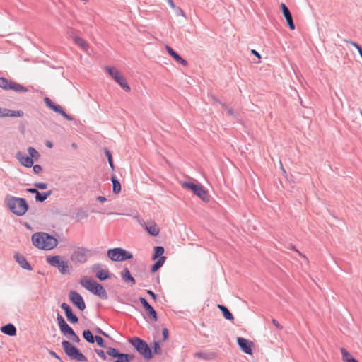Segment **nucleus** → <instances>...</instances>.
Segmentation results:
<instances>
[{
    "label": "nucleus",
    "instance_id": "obj_5",
    "mask_svg": "<svg viewBox=\"0 0 362 362\" xmlns=\"http://www.w3.org/2000/svg\"><path fill=\"white\" fill-rule=\"evenodd\" d=\"M182 186L189 190H191L193 194L199 198L204 202H209L210 200V197L208 191L199 183H195L192 182H184L182 183Z\"/></svg>",
    "mask_w": 362,
    "mask_h": 362
},
{
    "label": "nucleus",
    "instance_id": "obj_41",
    "mask_svg": "<svg viewBox=\"0 0 362 362\" xmlns=\"http://www.w3.org/2000/svg\"><path fill=\"white\" fill-rule=\"evenodd\" d=\"M152 349H153L154 353H158L160 350L159 343L157 341H155L151 345Z\"/></svg>",
    "mask_w": 362,
    "mask_h": 362
},
{
    "label": "nucleus",
    "instance_id": "obj_37",
    "mask_svg": "<svg viewBox=\"0 0 362 362\" xmlns=\"http://www.w3.org/2000/svg\"><path fill=\"white\" fill-rule=\"evenodd\" d=\"M57 324L59 327V329H62L63 327H64L67 325L65 320L63 318V317L60 314H57Z\"/></svg>",
    "mask_w": 362,
    "mask_h": 362
},
{
    "label": "nucleus",
    "instance_id": "obj_4",
    "mask_svg": "<svg viewBox=\"0 0 362 362\" xmlns=\"http://www.w3.org/2000/svg\"><path fill=\"white\" fill-rule=\"evenodd\" d=\"M80 284L84 288L93 294L103 299H106L107 298L105 289L96 281L85 276L80 280Z\"/></svg>",
    "mask_w": 362,
    "mask_h": 362
},
{
    "label": "nucleus",
    "instance_id": "obj_50",
    "mask_svg": "<svg viewBox=\"0 0 362 362\" xmlns=\"http://www.w3.org/2000/svg\"><path fill=\"white\" fill-rule=\"evenodd\" d=\"M147 292L153 299H156V295L152 291L148 290Z\"/></svg>",
    "mask_w": 362,
    "mask_h": 362
},
{
    "label": "nucleus",
    "instance_id": "obj_13",
    "mask_svg": "<svg viewBox=\"0 0 362 362\" xmlns=\"http://www.w3.org/2000/svg\"><path fill=\"white\" fill-rule=\"evenodd\" d=\"M69 296L70 301L80 310L83 311L85 310L86 304L81 294L75 291H71Z\"/></svg>",
    "mask_w": 362,
    "mask_h": 362
},
{
    "label": "nucleus",
    "instance_id": "obj_40",
    "mask_svg": "<svg viewBox=\"0 0 362 362\" xmlns=\"http://www.w3.org/2000/svg\"><path fill=\"white\" fill-rule=\"evenodd\" d=\"M95 340L100 346L106 347V345L105 344L103 339L100 337L95 336Z\"/></svg>",
    "mask_w": 362,
    "mask_h": 362
},
{
    "label": "nucleus",
    "instance_id": "obj_18",
    "mask_svg": "<svg viewBox=\"0 0 362 362\" xmlns=\"http://www.w3.org/2000/svg\"><path fill=\"white\" fill-rule=\"evenodd\" d=\"M146 231L152 236H158L160 233L158 226L153 221L148 222L144 226Z\"/></svg>",
    "mask_w": 362,
    "mask_h": 362
},
{
    "label": "nucleus",
    "instance_id": "obj_28",
    "mask_svg": "<svg viewBox=\"0 0 362 362\" xmlns=\"http://www.w3.org/2000/svg\"><path fill=\"white\" fill-rule=\"evenodd\" d=\"M13 81L8 80L4 77H0V88L8 90H11Z\"/></svg>",
    "mask_w": 362,
    "mask_h": 362
},
{
    "label": "nucleus",
    "instance_id": "obj_7",
    "mask_svg": "<svg viewBox=\"0 0 362 362\" xmlns=\"http://www.w3.org/2000/svg\"><path fill=\"white\" fill-rule=\"evenodd\" d=\"M111 78L126 92L130 91V87L124 74L117 69L110 66L105 68Z\"/></svg>",
    "mask_w": 362,
    "mask_h": 362
},
{
    "label": "nucleus",
    "instance_id": "obj_30",
    "mask_svg": "<svg viewBox=\"0 0 362 362\" xmlns=\"http://www.w3.org/2000/svg\"><path fill=\"white\" fill-rule=\"evenodd\" d=\"M164 248L161 246H157L154 247V252L153 255V260L160 259V257H165L163 256Z\"/></svg>",
    "mask_w": 362,
    "mask_h": 362
},
{
    "label": "nucleus",
    "instance_id": "obj_9",
    "mask_svg": "<svg viewBox=\"0 0 362 362\" xmlns=\"http://www.w3.org/2000/svg\"><path fill=\"white\" fill-rule=\"evenodd\" d=\"M129 342L145 358L149 359L152 358L153 353L144 341L136 337L130 339Z\"/></svg>",
    "mask_w": 362,
    "mask_h": 362
},
{
    "label": "nucleus",
    "instance_id": "obj_12",
    "mask_svg": "<svg viewBox=\"0 0 362 362\" xmlns=\"http://www.w3.org/2000/svg\"><path fill=\"white\" fill-rule=\"evenodd\" d=\"M107 354L110 356L115 358V362H130L134 358L133 355L121 354L114 348L110 349Z\"/></svg>",
    "mask_w": 362,
    "mask_h": 362
},
{
    "label": "nucleus",
    "instance_id": "obj_32",
    "mask_svg": "<svg viewBox=\"0 0 362 362\" xmlns=\"http://www.w3.org/2000/svg\"><path fill=\"white\" fill-rule=\"evenodd\" d=\"M6 117H22L24 113L21 110H6Z\"/></svg>",
    "mask_w": 362,
    "mask_h": 362
},
{
    "label": "nucleus",
    "instance_id": "obj_34",
    "mask_svg": "<svg viewBox=\"0 0 362 362\" xmlns=\"http://www.w3.org/2000/svg\"><path fill=\"white\" fill-rule=\"evenodd\" d=\"M165 261V257H160V259H158L156 263L153 265L151 268V272H156L159 268L162 267V265L164 264Z\"/></svg>",
    "mask_w": 362,
    "mask_h": 362
},
{
    "label": "nucleus",
    "instance_id": "obj_42",
    "mask_svg": "<svg viewBox=\"0 0 362 362\" xmlns=\"http://www.w3.org/2000/svg\"><path fill=\"white\" fill-rule=\"evenodd\" d=\"M35 185L37 188H39L41 189H45L47 187V185L44 182L35 183Z\"/></svg>",
    "mask_w": 362,
    "mask_h": 362
},
{
    "label": "nucleus",
    "instance_id": "obj_36",
    "mask_svg": "<svg viewBox=\"0 0 362 362\" xmlns=\"http://www.w3.org/2000/svg\"><path fill=\"white\" fill-rule=\"evenodd\" d=\"M60 331L64 336L69 337L74 332L72 328L68 324L63 327L62 329H60Z\"/></svg>",
    "mask_w": 362,
    "mask_h": 362
},
{
    "label": "nucleus",
    "instance_id": "obj_54",
    "mask_svg": "<svg viewBox=\"0 0 362 362\" xmlns=\"http://www.w3.org/2000/svg\"><path fill=\"white\" fill-rule=\"evenodd\" d=\"M98 332L104 334L102 331L98 330Z\"/></svg>",
    "mask_w": 362,
    "mask_h": 362
},
{
    "label": "nucleus",
    "instance_id": "obj_10",
    "mask_svg": "<svg viewBox=\"0 0 362 362\" xmlns=\"http://www.w3.org/2000/svg\"><path fill=\"white\" fill-rule=\"evenodd\" d=\"M62 347L70 358L76 359L78 361H85L86 358L85 356L74 346L67 341H64L62 343Z\"/></svg>",
    "mask_w": 362,
    "mask_h": 362
},
{
    "label": "nucleus",
    "instance_id": "obj_46",
    "mask_svg": "<svg viewBox=\"0 0 362 362\" xmlns=\"http://www.w3.org/2000/svg\"><path fill=\"white\" fill-rule=\"evenodd\" d=\"M251 53L255 56L256 57H257L259 59V62H260V59H261V55L260 54L256 51L255 49H252L251 51Z\"/></svg>",
    "mask_w": 362,
    "mask_h": 362
},
{
    "label": "nucleus",
    "instance_id": "obj_27",
    "mask_svg": "<svg viewBox=\"0 0 362 362\" xmlns=\"http://www.w3.org/2000/svg\"><path fill=\"white\" fill-rule=\"evenodd\" d=\"M168 5L170 6V8L173 9V13L176 16H183V11L179 7L177 6L174 1L173 0H164Z\"/></svg>",
    "mask_w": 362,
    "mask_h": 362
},
{
    "label": "nucleus",
    "instance_id": "obj_52",
    "mask_svg": "<svg viewBox=\"0 0 362 362\" xmlns=\"http://www.w3.org/2000/svg\"><path fill=\"white\" fill-rule=\"evenodd\" d=\"M47 146H49V147H52V144H47Z\"/></svg>",
    "mask_w": 362,
    "mask_h": 362
},
{
    "label": "nucleus",
    "instance_id": "obj_33",
    "mask_svg": "<svg viewBox=\"0 0 362 362\" xmlns=\"http://www.w3.org/2000/svg\"><path fill=\"white\" fill-rule=\"evenodd\" d=\"M112 191L115 194H118L121 191V185L119 182L116 180L115 178H112Z\"/></svg>",
    "mask_w": 362,
    "mask_h": 362
},
{
    "label": "nucleus",
    "instance_id": "obj_38",
    "mask_svg": "<svg viewBox=\"0 0 362 362\" xmlns=\"http://www.w3.org/2000/svg\"><path fill=\"white\" fill-rule=\"evenodd\" d=\"M31 168H33V171L35 174L39 175V174L42 173V166L40 165H38V164L34 165V164H33V166Z\"/></svg>",
    "mask_w": 362,
    "mask_h": 362
},
{
    "label": "nucleus",
    "instance_id": "obj_49",
    "mask_svg": "<svg viewBox=\"0 0 362 362\" xmlns=\"http://www.w3.org/2000/svg\"><path fill=\"white\" fill-rule=\"evenodd\" d=\"M97 199L102 203L105 202L107 201L105 197L101 196L98 197Z\"/></svg>",
    "mask_w": 362,
    "mask_h": 362
},
{
    "label": "nucleus",
    "instance_id": "obj_43",
    "mask_svg": "<svg viewBox=\"0 0 362 362\" xmlns=\"http://www.w3.org/2000/svg\"><path fill=\"white\" fill-rule=\"evenodd\" d=\"M70 339L75 341V342H79L80 339L79 337L74 332L71 336H69Z\"/></svg>",
    "mask_w": 362,
    "mask_h": 362
},
{
    "label": "nucleus",
    "instance_id": "obj_26",
    "mask_svg": "<svg viewBox=\"0 0 362 362\" xmlns=\"http://www.w3.org/2000/svg\"><path fill=\"white\" fill-rule=\"evenodd\" d=\"M122 278L125 282L130 284L132 286L135 284V280L127 268H125L122 272Z\"/></svg>",
    "mask_w": 362,
    "mask_h": 362
},
{
    "label": "nucleus",
    "instance_id": "obj_51",
    "mask_svg": "<svg viewBox=\"0 0 362 362\" xmlns=\"http://www.w3.org/2000/svg\"><path fill=\"white\" fill-rule=\"evenodd\" d=\"M289 28L291 30H295L296 29V24H288Z\"/></svg>",
    "mask_w": 362,
    "mask_h": 362
},
{
    "label": "nucleus",
    "instance_id": "obj_47",
    "mask_svg": "<svg viewBox=\"0 0 362 362\" xmlns=\"http://www.w3.org/2000/svg\"><path fill=\"white\" fill-rule=\"evenodd\" d=\"M6 110L7 109H4V108H1L0 107V117L1 118H4L6 117Z\"/></svg>",
    "mask_w": 362,
    "mask_h": 362
},
{
    "label": "nucleus",
    "instance_id": "obj_14",
    "mask_svg": "<svg viewBox=\"0 0 362 362\" xmlns=\"http://www.w3.org/2000/svg\"><path fill=\"white\" fill-rule=\"evenodd\" d=\"M44 101L47 107H49L50 109H52L55 112L59 113L62 117H64L65 119H66L69 121H71L73 119L71 117L68 115L62 109V107L60 105H54L52 101L48 98H45Z\"/></svg>",
    "mask_w": 362,
    "mask_h": 362
},
{
    "label": "nucleus",
    "instance_id": "obj_23",
    "mask_svg": "<svg viewBox=\"0 0 362 362\" xmlns=\"http://www.w3.org/2000/svg\"><path fill=\"white\" fill-rule=\"evenodd\" d=\"M280 6L282 14L286 19V23H294L292 14L286 5L284 3H281Z\"/></svg>",
    "mask_w": 362,
    "mask_h": 362
},
{
    "label": "nucleus",
    "instance_id": "obj_1",
    "mask_svg": "<svg viewBox=\"0 0 362 362\" xmlns=\"http://www.w3.org/2000/svg\"><path fill=\"white\" fill-rule=\"evenodd\" d=\"M31 241L34 247L45 251L52 250L58 245L57 238L45 232L33 233L31 236Z\"/></svg>",
    "mask_w": 362,
    "mask_h": 362
},
{
    "label": "nucleus",
    "instance_id": "obj_24",
    "mask_svg": "<svg viewBox=\"0 0 362 362\" xmlns=\"http://www.w3.org/2000/svg\"><path fill=\"white\" fill-rule=\"evenodd\" d=\"M27 191L30 193L35 194L36 200L41 202L46 200L47 197L49 195V193H45V192L40 193L37 191V189H36L35 188L28 189Z\"/></svg>",
    "mask_w": 362,
    "mask_h": 362
},
{
    "label": "nucleus",
    "instance_id": "obj_29",
    "mask_svg": "<svg viewBox=\"0 0 362 362\" xmlns=\"http://www.w3.org/2000/svg\"><path fill=\"white\" fill-rule=\"evenodd\" d=\"M218 308L222 312L223 317L228 320H233V316L229 310L224 305H218Z\"/></svg>",
    "mask_w": 362,
    "mask_h": 362
},
{
    "label": "nucleus",
    "instance_id": "obj_15",
    "mask_svg": "<svg viewBox=\"0 0 362 362\" xmlns=\"http://www.w3.org/2000/svg\"><path fill=\"white\" fill-rule=\"evenodd\" d=\"M139 300L143 305V306L145 308V309L148 311L149 315L151 316V319L153 322L158 321V315L154 308L147 302V300L143 298L140 297Z\"/></svg>",
    "mask_w": 362,
    "mask_h": 362
},
{
    "label": "nucleus",
    "instance_id": "obj_35",
    "mask_svg": "<svg viewBox=\"0 0 362 362\" xmlns=\"http://www.w3.org/2000/svg\"><path fill=\"white\" fill-rule=\"evenodd\" d=\"M83 336L84 339L88 342V343H94L95 338L93 337L92 333L89 330H85L83 332Z\"/></svg>",
    "mask_w": 362,
    "mask_h": 362
},
{
    "label": "nucleus",
    "instance_id": "obj_17",
    "mask_svg": "<svg viewBox=\"0 0 362 362\" xmlns=\"http://www.w3.org/2000/svg\"><path fill=\"white\" fill-rule=\"evenodd\" d=\"M165 49L168 53L174 59V60L178 64H181L183 66H187V62L184 59L180 54H178L176 52H175L170 46L166 45Z\"/></svg>",
    "mask_w": 362,
    "mask_h": 362
},
{
    "label": "nucleus",
    "instance_id": "obj_2",
    "mask_svg": "<svg viewBox=\"0 0 362 362\" xmlns=\"http://www.w3.org/2000/svg\"><path fill=\"white\" fill-rule=\"evenodd\" d=\"M27 151L28 154L22 151H18L16 153V158L22 166L30 168L35 162L39 160L40 154L35 148L31 146L27 148Z\"/></svg>",
    "mask_w": 362,
    "mask_h": 362
},
{
    "label": "nucleus",
    "instance_id": "obj_44",
    "mask_svg": "<svg viewBox=\"0 0 362 362\" xmlns=\"http://www.w3.org/2000/svg\"><path fill=\"white\" fill-rule=\"evenodd\" d=\"M162 334H163V341H165L168 337V331L167 328H163L162 329Z\"/></svg>",
    "mask_w": 362,
    "mask_h": 362
},
{
    "label": "nucleus",
    "instance_id": "obj_45",
    "mask_svg": "<svg viewBox=\"0 0 362 362\" xmlns=\"http://www.w3.org/2000/svg\"><path fill=\"white\" fill-rule=\"evenodd\" d=\"M96 353L97 354L100 356L103 359L105 360L106 359V355L105 354V352L102 350H97L96 351Z\"/></svg>",
    "mask_w": 362,
    "mask_h": 362
},
{
    "label": "nucleus",
    "instance_id": "obj_20",
    "mask_svg": "<svg viewBox=\"0 0 362 362\" xmlns=\"http://www.w3.org/2000/svg\"><path fill=\"white\" fill-rule=\"evenodd\" d=\"M341 361L343 362H359L354 356L345 348H341Z\"/></svg>",
    "mask_w": 362,
    "mask_h": 362
},
{
    "label": "nucleus",
    "instance_id": "obj_25",
    "mask_svg": "<svg viewBox=\"0 0 362 362\" xmlns=\"http://www.w3.org/2000/svg\"><path fill=\"white\" fill-rule=\"evenodd\" d=\"M73 40L76 45H78L82 50L87 52L89 49L88 44L81 37L78 36H74Z\"/></svg>",
    "mask_w": 362,
    "mask_h": 362
},
{
    "label": "nucleus",
    "instance_id": "obj_48",
    "mask_svg": "<svg viewBox=\"0 0 362 362\" xmlns=\"http://www.w3.org/2000/svg\"><path fill=\"white\" fill-rule=\"evenodd\" d=\"M226 112L228 115H232V116H237V115H238L237 112L231 108L227 109Z\"/></svg>",
    "mask_w": 362,
    "mask_h": 362
},
{
    "label": "nucleus",
    "instance_id": "obj_39",
    "mask_svg": "<svg viewBox=\"0 0 362 362\" xmlns=\"http://www.w3.org/2000/svg\"><path fill=\"white\" fill-rule=\"evenodd\" d=\"M105 155H106V156L107 158V160H108V163H109L110 167L113 170L114 169V164H113V161H112V159L111 153L109 151H105Z\"/></svg>",
    "mask_w": 362,
    "mask_h": 362
},
{
    "label": "nucleus",
    "instance_id": "obj_8",
    "mask_svg": "<svg viewBox=\"0 0 362 362\" xmlns=\"http://www.w3.org/2000/svg\"><path fill=\"white\" fill-rule=\"evenodd\" d=\"M108 257L114 262H122L132 258V254L121 247H116L107 250Z\"/></svg>",
    "mask_w": 362,
    "mask_h": 362
},
{
    "label": "nucleus",
    "instance_id": "obj_19",
    "mask_svg": "<svg viewBox=\"0 0 362 362\" xmlns=\"http://www.w3.org/2000/svg\"><path fill=\"white\" fill-rule=\"evenodd\" d=\"M61 307L64 310L66 317L69 321L71 323H76L78 322V317L73 314L72 310L68 304L63 303L61 305Z\"/></svg>",
    "mask_w": 362,
    "mask_h": 362
},
{
    "label": "nucleus",
    "instance_id": "obj_31",
    "mask_svg": "<svg viewBox=\"0 0 362 362\" xmlns=\"http://www.w3.org/2000/svg\"><path fill=\"white\" fill-rule=\"evenodd\" d=\"M11 90H13L14 91L19 92V93L28 92L27 88H25V86H22L20 83L14 82V81H13Z\"/></svg>",
    "mask_w": 362,
    "mask_h": 362
},
{
    "label": "nucleus",
    "instance_id": "obj_53",
    "mask_svg": "<svg viewBox=\"0 0 362 362\" xmlns=\"http://www.w3.org/2000/svg\"><path fill=\"white\" fill-rule=\"evenodd\" d=\"M52 355L54 356L56 358H58L54 353H52Z\"/></svg>",
    "mask_w": 362,
    "mask_h": 362
},
{
    "label": "nucleus",
    "instance_id": "obj_3",
    "mask_svg": "<svg viewBox=\"0 0 362 362\" xmlns=\"http://www.w3.org/2000/svg\"><path fill=\"white\" fill-rule=\"evenodd\" d=\"M6 204L9 210L17 216H24L28 210L27 202L16 197H10L6 199Z\"/></svg>",
    "mask_w": 362,
    "mask_h": 362
},
{
    "label": "nucleus",
    "instance_id": "obj_16",
    "mask_svg": "<svg viewBox=\"0 0 362 362\" xmlns=\"http://www.w3.org/2000/svg\"><path fill=\"white\" fill-rule=\"evenodd\" d=\"M92 270L93 272L97 271L95 276L100 281H104L110 278L108 270L100 269V264L93 265Z\"/></svg>",
    "mask_w": 362,
    "mask_h": 362
},
{
    "label": "nucleus",
    "instance_id": "obj_21",
    "mask_svg": "<svg viewBox=\"0 0 362 362\" xmlns=\"http://www.w3.org/2000/svg\"><path fill=\"white\" fill-rule=\"evenodd\" d=\"M15 259L17 261V262L19 264V265L25 270L30 271L32 270V268L27 261V259L25 258V257L22 255L17 254L15 255Z\"/></svg>",
    "mask_w": 362,
    "mask_h": 362
},
{
    "label": "nucleus",
    "instance_id": "obj_11",
    "mask_svg": "<svg viewBox=\"0 0 362 362\" xmlns=\"http://www.w3.org/2000/svg\"><path fill=\"white\" fill-rule=\"evenodd\" d=\"M236 341L240 351L245 354L252 356L255 349V344L252 341L244 337H237Z\"/></svg>",
    "mask_w": 362,
    "mask_h": 362
},
{
    "label": "nucleus",
    "instance_id": "obj_22",
    "mask_svg": "<svg viewBox=\"0 0 362 362\" xmlns=\"http://www.w3.org/2000/svg\"><path fill=\"white\" fill-rule=\"evenodd\" d=\"M1 332L4 334H6L10 337L15 336L16 334V327L11 324H7L4 326H2L0 329Z\"/></svg>",
    "mask_w": 362,
    "mask_h": 362
},
{
    "label": "nucleus",
    "instance_id": "obj_6",
    "mask_svg": "<svg viewBox=\"0 0 362 362\" xmlns=\"http://www.w3.org/2000/svg\"><path fill=\"white\" fill-rule=\"evenodd\" d=\"M46 260L48 264L56 267L62 274H68L71 270V266L69 262L59 255L49 256L47 257Z\"/></svg>",
    "mask_w": 362,
    "mask_h": 362
}]
</instances>
